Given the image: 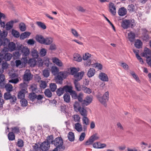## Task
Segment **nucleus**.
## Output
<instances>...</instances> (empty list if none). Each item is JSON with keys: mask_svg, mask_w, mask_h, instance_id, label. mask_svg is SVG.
Returning <instances> with one entry per match:
<instances>
[{"mask_svg": "<svg viewBox=\"0 0 151 151\" xmlns=\"http://www.w3.org/2000/svg\"><path fill=\"white\" fill-rule=\"evenodd\" d=\"M20 101L21 105L22 106H26L27 104V101L24 99H22Z\"/></svg>", "mask_w": 151, "mask_h": 151, "instance_id": "obj_55", "label": "nucleus"}, {"mask_svg": "<svg viewBox=\"0 0 151 151\" xmlns=\"http://www.w3.org/2000/svg\"><path fill=\"white\" fill-rule=\"evenodd\" d=\"M92 100V96H88L85 98V100H84L83 106H87L90 104Z\"/></svg>", "mask_w": 151, "mask_h": 151, "instance_id": "obj_12", "label": "nucleus"}, {"mask_svg": "<svg viewBox=\"0 0 151 151\" xmlns=\"http://www.w3.org/2000/svg\"><path fill=\"white\" fill-rule=\"evenodd\" d=\"M53 41V38L50 37H47L45 38V40L44 41L43 44L48 45H50Z\"/></svg>", "mask_w": 151, "mask_h": 151, "instance_id": "obj_24", "label": "nucleus"}, {"mask_svg": "<svg viewBox=\"0 0 151 151\" xmlns=\"http://www.w3.org/2000/svg\"><path fill=\"white\" fill-rule=\"evenodd\" d=\"M12 34L14 37L17 38L19 37L20 35L19 33L14 30H12Z\"/></svg>", "mask_w": 151, "mask_h": 151, "instance_id": "obj_56", "label": "nucleus"}, {"mask_svg": "<svg viewBox=\"0 0 151 151\" xmlns=\"http://www.w3.org/2000/svg\"><path fill=\"white\" fill-rule=\"evenodd\" d=\"M99 102L102 104L105 105L106 103L109 100V93L108 91L105 92L102 97H100L99 96H97Z\"/></svg>", "mask_w": 151, "mask_h": 151, "instance_id": "obj_4", "label": "nucleus"}, {"mask_svg": "<svg viewBox=\"0 0 151 151\" xmlns=\"http://www.w3.org/2000/svg\"><path fill=\"white\" fill-rule=\"evenodd\" d=\"M31 88L33 92H37L38 90L37 86L35 84H33L31 86Z\"/></svg>", "mask_w": 151, "mask_h": 151, "instance_id": "obj_61", "label": "nucleus"}, {"mask_svg": "<svg viewBox=\"0 0 151 151\" xmlns=\"http://www.w3.org/2000/svg\"><path fill=\"white\" fill-rule=\"evenodd\" d=\"M53 136L52 135H50L48 136L47 138V142L49 143H50L52 144L53 142Z\"/></svg>", "mask_w": 151, "mask_h": 151, "instance_id": "obj_48", "label": "nucleus"}, {"mask_svg": "<svg viewBox=\"0 0 151 151\" xmlns=\"http://www.w3.org/2000/svg\"><path fill=\"white\" fill-rule=\"evenodd\" d=\"M151 55V52L150 50L147 47H145L143 52L142 54V56L145 57L147 58H149V56Z\"/></svg>", "mask_w": 151, "mask_h": 151, "instance_id": "obj_13", "label": "nucleus"}, {"mask_svg": "<svg viewBox=\"0 0 151 151\" xmlns=\"http://www.w3.org/2000/svg\"><path fill=\"white\" fill-rule=\"evenodd\" d=\"M64 101L66 103H69L70 100V96L68 93L65 94L63 96Z\"/></svg>", "mask_w": 151, "mask_h": 151, "instance_id": "obj_33", "label": "nucleus"}, {"mask_svg": "<svg viewBox=\"0 0 151 151\" xmlns=\"http://www.w3.org/2000/svg\"><path fill=\"white\" fill-rule=\"evenodd\" d=\"M74 128L78 132H81L83 131L82 126L79 122L77 123L74 124Z\"/></svg>", "mask_w": 151, "mask_h": 151, "instance_id": "obj_21", "label": "nucleus"}, {"mask_svg": "<svg viewBox=\"0 0 151 151\" xmlns=\"http://www.w3.org/2000/svg\"><path fill=\"white\" fill-rule=\"evenodd\" d=\"M72 118L75 122L79 123L80 121L81 118L78 115H74L72 116Z\"/></svg>", "mask_w": 151, "mask_h": 151, "instance_id": "obj_38", "label": "nucleus"}, {"mask_svg": "<svg viewBox=\"0 0 151 151\" xmlns=\"http://www.w3.org/2000/svg\"><path fill=\"white\" fill-rule=\"evenodd\" d=\"M45 96L48 98L51 97L52 96V93L48 89H46L44 92Z\"/></svg>", "mask_w": 151, "mask_h": 151, "instance_id": "obj_41", "label": "nucleus"}, {"mask_svg": "<svg viewBox=\"0 0 151 151\" xmlns=\"http://www.w3.org/2000/svg\"><path fill=\"white\" fill-rule=\"evenodd\" d=\"M35 39L37 42L40 44H43L45 38L42 35H37L36 36Z\"/></svg>", "mask_w": 151, "mask_h": 151, "instance_id": "obj_18", "label": "nucleus"}, {"mask_svg": "<svg viewBox=\"0 0 151 151\" xmlns=\"http://www.w3.org/2000/svg\"><path fill=\"white\" fill-rule=\"evenodd\" d=\"M67 73L66 72L61 71L59 72L57 76L56 79L57 82H58L60 84L62 83V81L63 78H65L67 76Z\"/></svg>", "mask_w": 151, "mask_h": 151, "instance_id": "obj_5", "label": "nucleus"}, {"mask_svg": "<svg viewBox=\"0 0 151 151\" xmlns=\"http://www.w3.org/2000/svg\"><path fill=\"white\" fill-rule=\"evenodd\" d=\"M47 52L46 49L44 48L41 49L39 51L40 56L42 57L45 56Z\"/></svg>", "mask_w": 151, "mask_h": 151, "instance_id": "obj_36", "label": "nucleus"}, {"mask_svg": "<svg viewBox=\"0 0 151 151\" xmlns=\"http://www.w3.org/2000/svg\"><path fill=\"white\" fill-rule=\"evenodd\" d=\"M73 106L76 112H78V110L81 107L80 106L79 103L78 102H75Z\"/></svg>", "mask_w": 151, "mask_h": 151, "instance_id": "obj_45", "label": "nucleus"}, {"mask_svg": "<svg viewBox=\"0 0 151 151\" xmlns=\"http://www.w3.org/2000/svg\"><path fill=\"white\" fill-rule=\"evenodd\" d=\"M52 62L55 64L57 65L59 67H62L63 65V64L61 61L59 60L58 58L54 57L52 59Z\"/></svg>", "mask_w": 151, "mask_h": 151, "instance_id": "obj_16", "label": "nucleus"}, {"mask_svg": "<svg viewBox=\"0 0 151 151\" xmlns=\"http://www.w3.org/2000/svg\"><path fill=\"white\" fill-rule=\"evenodd\" d=\"M31 54L33 58H34L37 59L39 56L38 51L35 48H33L31 52Z\"/></svg>", "mask_w": 151, "mask_h": 151, "instance_id": "obj_15", "label": "nucleus"}, {"mask_svg": "<svg viewBox=\"0 0 151 151\" xmlns=\"http://www.w3.org/2000/svg\"><path fill=\"white\" fill-rule=\"evenodd\" d=\"M22 65H24V67H25L26 66L27 63H28V61L27 59V58L26 57H23L22 59Z\"/></svg>", "mask_w": 151, "mask_h": 151, "instance_id": "obj_63", "label": "nucleus"}, {"mask_svg": "<svg viewBox=\"0 0 151 151\" xmlns=\"http://www.w3.org/2000/svg\"><path fill=\"white\" fill-rule=\"evenodd\" d=\"M57 88V86L55 83H51L50 84V88L52 91L54 92Z\"/></svg>", "mask_w": 151, "mask_h": 151, "instance_id": "obj_39", "label": "nucleus"}, {"mask_svg": "<svg viewBox=\"0 0 151 151\" xmlns=\"http://www.w3.org/2000/svg\"><path fill=\"white\" fill-rule=\"evenodd\" d=\"M84 92L85 93L89 94L91 93V90L90 89L87 88V87L83 86L82 89Z\"/></svg>", "mask_w": 151, "mask_h": 151, "instance_id": "obj_64", "label": "nucleus"}, {"mask_svg": "<svg viewBox=\"0 0 151 151\" xmlns=\"http://www.w3.org/2000/svg\"><path fill=\"white\" fill-rule=\"evenodd\" d=\"M86 135V134L85 132L82 133L81 134L79 137V141L81 142L83 141L85 139Z\"/></svg>", "mask_w": 151, "mask_h": 151, "instance_id": "obj_62", "label": "nucleus"}, {"mask_svg": "<svg viewBox=\"0 0 151 151\" xmlns=\"http://www.w3.org/2000/svg\"><path fill=\"white\" fill-rule=\"evenodd\" d=\"M128 38L131 42H133L134 40L135 37V34L132 32H130L128 34Z\"/></svg>", "mask_w": 151, "mask_h": 151, "instance_id": "obj_22", "label": "nucleus"}, {"mask_svg": "<svg viewBox=\"0 0 151 151\" xmlns=\"http://www.w3.org/2000/svg\"><path fill=\"white\" fill-rule=\"evenodd\" d=\"M131 74L133 78L136 81L140 83V81L139 80L138 76L134 72H132L131 73Z\"/></svg>", "mask_w": 151, "mask_h": 151, "instance_id": "obj_46", "label": "nucleus"}, {"mask_svg": "<svg viewBox=\"0 0 151 151\" xmlns=\"http://www.w3.org/2000/svg\"><path fill=\"white\" fill-rule=\"evenodd\" d=\"M95 72V70L94 68H90L88 71L87 75L89 77H91L93 76V75H94Z\"/></svg>", "mask_w": 151, "mask_h": 151, "instance_id": "obj_29", "label": "nucleus"}, {"mask_svg": "<svg viewBox=\"0 0 151 151\" xmlns=\"http://www.w3.org/2000/svg\"><path fill=\"white\" fill-rule=\"evenodd\" d=\"M57 94L58 96H60L64 93V90L63 88H60L56 91Z\"/></svg>", "mask_w": 151, "mask_h": 151, "instance_id": "obj_42", "label": "nucleus"}, {"mask_svg": "<svg viewBox=\"0 0 151 151\" xmlns=\"http://www.w3.org/2000/svg\"><path fill=\"white\" fill-rule=\"evenodd\" d=\"M51 71L52 74L54 75H56L58 74L59 71V69L56 66H52L51 68Z\"/></svg>", "mask_w": 151, "mask_h": 151, "instance_id": "obj_31", "label": "nucleus"}, {"mask_svg": "<svg viewBox=\"0 0 151 151\" xmlns=\"http://www.w3.org/2000/svg\"><path fill=\"white\" fill-rule=\"evenodd\" d=\"M74 83L76 90L79 91L83 89V86L81 85L78 81H74Z\"/></svg>", "mask_w": 151, "mask_h": 151, "instance_id": "obj_17", "label": "nucleus"}, {"mask_svg": "<svg viewBox=\"0 0 151 151\" xmlns=\"http://www.w3.org/2000/svg\"><path fill=\"white\" fill-rule=\"evenodd\" d=\"M50 147L49 143L46 141L42 142L40 145L41 149L43 151H47L49 150Z\"/></svg>", "mask_w": 151, "mask_h": 151, "instance_id": "obj_7", "label": "nucleus"}, {"mask_svg": "<svg viewBox=\"0 0 151 151\" xmlns=\"http://www.w3.org/2000/svg\"><path fill=\"white\" fill-rule=\"evenodd\" d=\"M127 9L129 12H132L135 11L136 8L134 4H130L128 6Z\"/></svg>", "mask_w": 151, "mask_h": 151, "instance_id": "obj_30", "label": "nucleus"}, {"mask_svg": "<svg viewBox=\"0 0 151 151\" xmlns=\"http://www.w3.org/2000/svg\"><path fill=\"white\" fill-rule=\"evenodd\" d=\"M25 91H26L25 89H22L19 92L18 94V96L19 99H24Z\"/></svg>", "mask_w": 151, "mask_h": 151, "instance_id": "obj_25", "label": "nucleus"}, {"mask_svg": "<svg viewBox=\"0 0 151 151\" xmlns=\"http://www.w3.org/2000/svg\"><path fill=\"white\" fill-rule=\"evenodd\" d=\"M84 74V72L83 71L78 72L74 76V77L75 78L74 81H80L82 78Z\"/></svg>", "mask_w": 151, "mask_h": 151, "instance_id": "obj_8", "label": "nucleus"}, {"mask_svg": "<svg viewBox=\"0 0 151 151\" xmlns=\"http://www.w3.org/2000/svg\"><path fill=\"white\" fill-rule=\"evenodd\" d=\"M30 35V32H25L21 34L20 36V38L21 39L23 40L28 37Z\"/></svg>", "mask_w": 151, "mask_h": 151, "instance_id": "obj_26", "label": "nucleus"}, {"mask_svg": "<svg viewBox=\"0 0 151 151\" xmlns=\"http://www.w3.org/2000/svg\"><path fill=\"white\" fill-rule=\"evenodd\" d=\"M5 88L7 91L10 92L12 91L13 86L11 84H7L5 86Z\"/></svg>", "mask_w": 151, "mask_h": 151, "instance_id": "obj_50", "label": "nucleus"}, {"mask_svg": "<svg viewBox=\"0 0 151 151\" xmlns=\"http://www.w3.org/2000/svg\"><path fill=\"white\" fill-rule=\"evenodd\" d=\"M68 138L70 141L72 142L74 141L75 139L74 133L71 132H69L68 133Z\"/></svg>", "mask_w": 151, "mask_h": 151, "instance_id": "obj_28", "label": "nucleus"}, {"mask_svg": "<svg viewBox=\"0 0 151 151\" xmlns=\"http://www.w3.org/2000/svg\"><path fill=\"white\" fill-rule=\"evenodd\" d=\"M134 19H125L122 22L121 26L124 29H127L131 27L132 28L134 26Z\"/></svg>", "mask_w": 151, "mask_h": 151, "instance_id": "obj_2", "label": "nucleus"}, {"mask_svg": "<svg viewBox=\"0 0 151 151\" xmlns=\"http://www.w3.org/2000/svg\"><path fill=\"white\" fill-rule=\"evenodd\" d=\"M83 94L82 93H80L79 94L77 98L79 101L81 103L82 105H83V101L84 100L83 99Z\"/></svg>", "mask_w": 151, "mask_h": 151, "instance_id": "obj_43", "label": "nucleus"}, {"mask_svg": "<svg viewBox=\"0 0 151 151\" xmlns=\"http://www.w3.org/2000/svg\"><path fill=\"white\" fill-rule=\"evenodd\" d=\"M43 74L45 77L46 78L48 77L50 75L49 70L47 69H45L43 71Z\"/></svg>", "mask_w": 151, "mask_h": 151, "instance_id": "obj_49", "label": "nucleus"}, {"mask_svg": "<svg viewBox=\"0 0 151 151\" xmlns=\"http://www.w3.org/2000/svg\"><path fill=\"white\" fill-rule=\"evenodd\" d=\"M95 68H97L99 70H101L102 68V65L100 63H96L94 64V66Z\"/></svg>", "mask_w": 151, "mask_h": 151, "instance_id": "obj_58", "label": "nucleus"}, {"mask_svg": "<svg viewBox=\"0 0 151 151\" xmlns=\"http://www.w3.org/2000/svg\"><path fill=\"white\" fill-rule=\"evenodd\" d=\"M32 147L33 149L36 151H39L41 149L40 145L39 146L37 144H34V145H33Z\"/></svg>", "mask_w": 151, "mask_h": 151, "instance_id": "obj_60", "label": "nucleus"}, {"mask_svg": "<svg viewBox=\"0 0 151 151\" xmlns=\"http://www.w3.org/2000/svg\"><path fill=\"white\" fill-rule=\"evenodd\" d=\"M8 47L9 50L11 51H13L16 50V45L13 42L9 43Z\"/></svg>", "mask_w": 151, "mask_h": 151, "instance_id": "obj_32", "label": "nucleus"}, {"mask_svg": "<svg viewBox=\"0 0 151 151\" xmlns=\"http://www.w3.org/2000/svg\"><path fill=\"white\" fill-rule=\"evenodd\" d=\"M73 60L78 62H80L82 60V57L78 54H74L73 55Z\"/></svg>", "mask_w": 151, "mask_h": 151, "instance_id": "obj_34", "label": "nucleus"}, {"mask_svg": "<svg viewBox=\"0 0 151 151\" xmlns=\"http://www.w3.org/2000/svg\"><path fill=\"white\" fill-rule=\"evenodd\" d=\"M17 50L21 51L23 56H27L30 53V50L27 47H24L22 45H18L16 48Z\"/></svg>", "mask_w": 151, "mask_h": 151, "instance_id": "obj_3", "label": "nucleus"}, {"mask_svg": "<svg viewBox=\"0 0 151 151\" xmlns=\"http://www.w3.org/2000/svg\"><path fill=\"white\" fill-rule=\"evenodd\" d=\"M9 140L12 141L15 139V136L13 132H10L8 135Z\"/></svg>", "mask_w": 151, "mask_h": 151, "instance_id": "obj_44", "label": "nucleus"}, {"mask_svg": "<svg viewBox=\"0 0 151 151\" xmlns=\"http://www.w3.org/2000/svg\"><path fill=\"white\" fill-rule=\"evenodd\" d=\"M12 55L9 53H6L3 55V59L6 61H9L12 58Z\"/></svg>", "mask_w": 151, "mask_h": 151, "instance_id": "obj_27", "label": "nucleus"}, {"mask_svg": "<svg viewBox=\"0 0 151 151\" xmlns=\"http://www.w3.org/2000/svg\"><path fill=\"white\" fill-rule=\"evenodd\" d=\"M90 138L91 139V140L93 142L94 141L99 139V137L97 133H96L92 135Z\"/></svg>", "mask_w": 151, "mask_h": 151, "instance_id": "obj_35", "label": "nucleus"}, {"mask_svg": "<svg viewBox=\"0 0 151 151\" xmlns=\"http://www.w3.org/2000/svg\"><path fill=\"white\" fill-rule=\"evenodd\" d=\"M79 70V68H71L70 71L72 75H73L74 76Z\"/></svg>", "mask_w": 151, "mask_h": 151, "instance_id": "obj_53", "label": "nucleus"}, {"mask_svg": "<svg viewBox=\"0 0 151 151\" xmlns=\"http://www.w3.org/2000/svg\"><path fill=\"white\" fill-rule=\"evenodd\" d=\"M47 85V84L45 81H40V86L41 88H45L46 87Z\"/></svg>", "mask_w": 151, "mask_h": 151, "instance_id": "obj_51", "label": "nucleus"}, {"mask_svg": "<svg viewBox=\"0 0 151 151\" xmlns=\"http://www.w3.org/2000/svg\"><path fill=\"white\" fill-rule=\"evenodd\" d=\"M109 9L110 12L113 15H115L116 13V9L114 4L110 2L109 4Z\"/></svg>", "mask_w": 151, "mask_h": 151, "instance_id": "obj_14", "label": "nucleus"}, {"mask_svg": "<svg viewBox=\"0 0 151 151\" xmlns=\"http://www.w3.org/2000/svg\"><path fill=\"white\" fill-rule=\"evenodd\" d=\"M17 145L19 147H22L24 146V142L21 139H19L17 142Z\"/></svg>", "mask_w": 151, "mask_h": 151, "instance_id": "obj_57", "label": "nucleus"}, {"mask_svg": "<svg viewBox=\"0 0 151 151\" xmlns=\"http://www.w3.org/2000/svg\"><path fill=\"white\" fill-rule=\"evenodd\" d=\"M99 77L102 81H108L109 78L106 74L104 73H99Z\"/></svg>", "mask_w": 151, "mask_h": 151, "instance_id": "obj_11", "label": "nucleus"}, {"mask_svg": "<svg viewBox=\"0 0 151 151\" xmlns=\"http://www.w3.org/2000/svg\"><path fill=\"white\" fill-rule=\"evenodd\" d=\"M37 64L39 67H42L43 65V62L41 58H39L37 60Z\"/></svg>", "mask_w": 151, "mask_h": 151, "instance_id": "obj_59", "label": "nucleus"}, {"mask_svg": "<svg viewBox=\"0 0 151 151\" xmlns=\"http://www.w3.org/2000/svg\"><path fill=\"white\" fill-rule=\"evenodd\" d=\"M19 28L20 30L23 32L26 29V27L25 24L23 23H21L19 24Z\"/></svg>", "mask_w": 151, "mask_h": 151, "instance_id": "obj_47", "label": "nucleus"}, {"mask_svg": "<svg viewBox=\"0 0 151 151\" xmlns=\"http://www.w3.org/2000/svg\"><path fill=\"white\" fill-rule=\"evenodd\" d=\"M32 78L29 70H27L25 72L23 77L24 80L26 81H29Z\"/></svg>", "mask_w": 151, "mask_h": 151, "instance_id": "obj_9", "label": "nucleus"}, {"mask_svg": "<svg viewBox=\"0 0 151 151\" xmlns=\"http://www.w3.org/2000/svg\"><path fill=\"white\" fill-rule=\"evenodd\" d=\"M19 22L18 19H15L8 22L6 24V30H9L13 27L14 23H16Z\"/></svg>", "mask_w": 151, "mask_h": 151, "instance_id": "obj_6", "label": "nucleus"}, {"mask_svg": "<svg viewBox=\"0 0 151 151\" xmlns=\"http://www.w3.org/2000/svg\"><path fill=\"white\" fill-rule=\"evenodd\" d=\"M142 42L139 40H137L135 42L134 45L135 47L138 48L142 47Z\"/></svg>", "mask_w": 151, "mask_h": 151, "instance_id": "obj_37", "label": "nucleus"}, {"mask_svg": "<svg viewBox=\"0 0 151 151\" xmlns=\"http://www.w3.org/2000/svg\"><path fill=\"white\" fill-rule=\"evenodd\" d=\"M83 123L84 125V131L86 129V126L89 125V120L87 117V116H83L82 118Z\"/></svg>", "mask_w": 151, "mask_h": 151, "instance_id": "obj_10", "label": "nucleus"}, {"mask_svg": "<svg viewBox=\"0 0 151 151\" xmlns=\"http://www.w3.org/2000/svg\"><path fill=\"white\" fill-rule=\"evenodd\" d=\"M16 66L17 67L19 66V68H22L24 67V65H22V62L19 60H16L15 61Z\"/></svg>", "mask_w": 151, "mask_h": 151, "instance_id": "obj_54", "label": "nucleus"}, {"mask_svg": "<svg viewBox=\"0 0 151 151\" xmlns=\"http://www.w3.org/2000/svg\"><path fill=\"white\" fill-rule=\"evenodd\" d=\"M127 9L124 7H121L119 10L118 14L120 16H124L127 14Z\"/></svg>", "mask_w": 151, "mask_h": 151, "instance_id": "obj_20", "label": "nucleus"}, {"mask_svg": "<svg viewBox=\"0 0 151 151\" xmlns=\"http://www.w3.org/2000/svg\"><path fill=\"white\" fill-rule=\"evenodd\" d=\"M52 145L56 147L55 148L58 150L59 151H63L65 149L63 140L61 137H58L55 138Z\"/></svg>", "mask_w": 151, "mask_h": 151, "instance_id": "obj_1", "label": "nucleus"}, {"mask_svg": "<svg viewBox=\"0 0 151 151\" xmlns=\"http://www.w3.org/2000/svg\"><path fill=\"white\" fill-rule=\"evenodd\" d=\"M37 24L40 27L42 28L43 29H45L46 28V27L45 24L40 22H36Z\"/></svg>", "mask_w": 151, "mask_h": 151, "instance_id": "obj_52", "label": "nucleus"}, {"mask_svg": "<svg viewBox=\"0 0 151 151\" xmlns=\"http://www.w3.org/2000/svg\"><path fill=\"white\" fill-rule=\"evenodd\" d=\"M37 97V95L34 92L30 93L29 95V98L30 100L34 101Z\"/></svg>", "mask_w": 151, "mask_h": 151, "instance_id": "obj_40", "label": "nucleus"}, {"mask_svg": "<svg viewBox=\"0 0 151 151\" xmlns=\"http://www.w3.org/2000/svg\"><path fill=\"white\" fill-rule=\"evenodd\" d=\"M78 111L83 116H87V111L83 107H81L80 108V109L78 110Z\"/></svg>", "mask_w": 151, "mask_h": 151, "instance_id": "obj_23", "label": "nucleus"}, {"mask_svg": "<svg viewBox=\"0 0 151 151\" xmlns=\"http://www.w3.org/2000/svg\"><path fill=\"white\" fill-rule=\"evenodd\" d=\"M36 58H31L28 61V64L31 66L34 67L37 64V61Z\"/></svg>", "mask_w": 151, "mask_h": 151, "instance_id": "obj_19", "label": "nucleus"}]
</instances>
